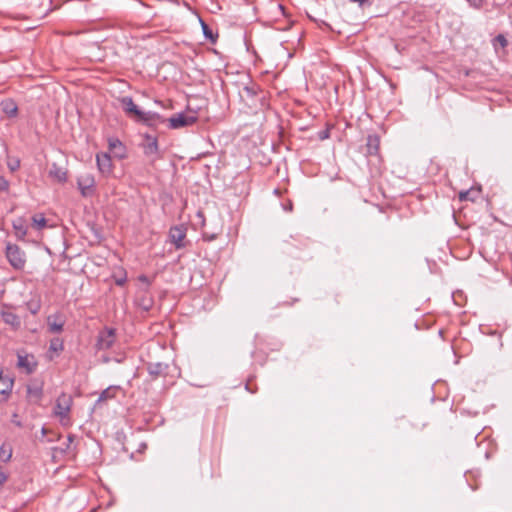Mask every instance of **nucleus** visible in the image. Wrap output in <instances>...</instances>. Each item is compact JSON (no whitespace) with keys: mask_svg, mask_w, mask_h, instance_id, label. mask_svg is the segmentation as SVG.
Returning <instances> with one entry per match:
<instances>
[{"mask_svg":"<svg viewBox=\"0 0 512 512\" xmlns=\"http://www.w3.org/2000/svg\"><path fill=\"white\" fill-rule=\"evenodd\" d=\"M123 110L130 116H134L137 121L145 123L147 125H154L158 121H161V116L155 112H143L134 103L133 99L129 96H125L119 99Z\"/></svg>","mask_w":512,"mask_h":512,"instance_id":"nucleus-1","label":"nucleus"},{"mask_svg":"<svg viewBox=\"0 0 512 512\" xmlns=\"http://www.w3.org/2000/svg\"><path fill=\"white\" fill-rule=\"evenodd\" d=\"M72 404L73 399L69 394L62 393L56 399L53 414L59 418V422L62 426L68 427L71 425L70 411Z\"/></svg>","mask_w":512,"mask_h":512,"instance_id":"nucleus-2","label":"nucleus"},{"mask_svg":"<svg viewBox=\"0 0 512 512\" xmlns=\"http://www.w3.org/2000/svg\"><path fill=\"white\" fill-rule=\"evenodd\" d=\"M6 258L16 270H23L26 264V255L19 246L8 243L6 246Z\"/></svg>","mask_w":512,"mask_h":512,"instance_id":"nucleus-3","label":"nucleus"},{"mask_svg":"<svg viewBox=\"0 0 512 512\" xmlns=\"http://www.w3.org/2000/svg\"><path fill=\"white\" fill-rule=\"evenodd\" d=\"M168 121L170 128L179 129L194 124L197 121V116L195 112L178 113L170 117Z\"/></svg>","mask_w":512,"mask_h":512,"instance_id":"nucleus-4","label":"nucleus"},{"mask_svg":"<svg viewBox=\"0 0 512 512\" xmlns=\"http://www.w3.org/2000/svg\"><path fill=\"white\" fill-rule=\"evenodd\" d=\"M77 186L83 197L92 196L95 192V179L91 173H83L77 177Z\"/></svg>","mask_w":512,"mask_h":512,"instance_id":"nucleus-5","label":"nucleus"},{"mask_svg":"<svg viewBox=\"0 0 512 512\" xmlns=\"http://www.w3.org/2000/svg\"><path fill=\"white\" fill-rule=\"evenodd\" d=\"M114 342L115 330L112 328H105L98 335L96 347L99 350H107L112 347Z\"/></svg>","mask_w":512,"mask_h":512,"instance_id":"nucleus-6","label":"nucleus"},{"mask_svg":"<svg viewBox=\"0 0 512 512\" xmlns=\"http://www.w3.org/2000/svg\"><path fill=\"white\" fill-rule=\"evenodd\" d=\"M145 156L149 157L152 162L157 160L159 155V147L157 139L150 135H145V141L142 145Z\"/></svg>","mask_w":512,"mask_h":512,"instance_id":"nucleus-7","label":"nucleus"},{"mask_svg":"<svg viewBox=\"0 0 512 512\" xmlns=\"http://www.w3.org/2000/svg\"><path fill=\"white\" fill-rule=\"evenodd\" d=\"M169 237L172 244L177 249L184 248L186 246V228L183 225L174 226L169 231Z\"/></svg>","mask_w":512,"mask_h":512,"instance_id":"nucleus-8","label":"nucleus"},{"mask_svg":"<svg viewBox=\"0 0 512 512\" xmlns=\"http://www.w3.org/2000/svg\"><path fill=\"white\" fill-rule=\"evenodd\" d=\"M96 162L98 170L102 175L109 176L112 173L113 165L108 153H98L96 155Z\"/></svg>","mask_w":512,"mask_h":512,"instance_id":"nucleus-9","label":"nucleus"},{"mask_svg":"<svg viewBox=\"0 0 512 512\" xmlns=\"http://www.w3.org/2000/svg\"><path fill=\"white\" fill-rule=\"evenodd\" d=\"M17 366L21 369H23L27 374H31L35 371L37 362L35 361V358L33 355H22L18 354L17 356Z\"/></svg>","mask_w":512,"mask_h":512,"instance_id":"nucleus-10","label":"nucleus"},{"mask_svg":"<svg viewBox=\"0 0 512 512\" xmlns=\"http://www.w3.org/2000/svg\"><path fill=\"white\" fill-rule=\"evenodd\" d=\"M109 150L116 158L123 159L126 157V149L123 143L117 138H110L108 140Z\"/></svg>","mask_w":512,"mask_h":512,"instance_id":"nucleus-11","label":"nucleus"},{"mask_svg":"<svg viewBox=\"0 0 512 512\" xmlns=\"http://www.w3.org/2000/svg\"><path fill=\"white\" fill-rule=\"evenodd\" d=\"M1 318L2 320L10 325L14 329H18L21 326V320L18 315H16L14 312H12L9 309H3L1 311Z\"/></svg>","mask_w":512,"mask_h":512,"instance_id":"nucleus-12","label":"nucleus"},{"mask_svg":"<svg viewBox=\"0 0 512 512\" xmlns=\"http://www.w3.org/2000/svg\"><path fill=\"white\" fill-rule=\"evenodd\" d=\"M47 325L51 333H60L63 330L64 320L60 315H51L47 318Z\"/></svg>","mask_w":512,"mask_h":512,"instance_id":"nucleus-13","label":"nucleus"},{"mask_svg":"<svg viewBox=\"0 0 512 512\" xmlns=\"http://www.w3.org/2000/svg\"><path fill=\"white\" fill-rule=\"evenodd\" d=\"M49 176L59 183H64L67 180V172L55 163L49 170Z\"/></svg>","mask_w":512,"mask_h":512,"instance_id":"nucleus-14","label":"nucleus"},{"mask_svg":"<svg viewBox=\"0 0 512 512\" xmlns=\"http://www.w3.org/2000/svg\"><path fill=\"white\" fill-rule=\"evenodd\" d=\"M13 388V380L7 376H3L0 371V394L9 395Z\"/></svg>","mask_w":512,"mask_h":512,"instance_id":"nucleus-15","label":"nucleus"},{"mask_svg":"<svg viewBox=\"0 0 512 512\" xmlns=\"http://www.w3.org/2000/svg\"><path fill=\"white\" fill-rule=\"evenodd\" d=\"M15 235L18 239H24L27 234V227L22 219H17L13 222Z\"/></svg>","mask_w":512,"mask_h":512,"instance_id":"nucleus-16","label":"nucleus"},{"mask_svg":"<svg viewBox=\"0 0 512 512\" xmlns=\"http://www.w3.org/2000/svg\"><path fill=\"white\" fill-rule=\"evenodd\" d=\"M3 111L10 117H14L17 114V106L12 101H6L2 103Z\"/></svg>","mask_w":512,"mask_h":512,"instance_id":"nucleus-17","label":"nucleus"},{"mask_svg":"<svg viewBox=\"0 0 512 512\" xmlns=\"http://www.w3.org/2000/svg\"><path fill=\"white\" fill-rule=\"evenodd\" d=\"M166 368L167 366L162 363H153L149 365V373L152 375H160Z\"/></svg>","mask_w":512,"mask_h":512,"instance_id":"nucleus-18","label":"nucleus"},{"mask_svg":"<svg viewBox=\"0 0 512 512\" xmlns=\"http://www.w3.org/2000/svg\"><path fill=\"white\" fill-rule=\"evenodd\" d=\"M32 220H33V226L38 230L44 228L47 223V221L43 215H35V216H33Z\"/></svg>","mask_w":512,"mask_h":512,"instance_id":"nucleus-19","label":"nucleus"},{"mask_svg":"<svg viewBox=\"0 0 512 512\" xmlns=\"http://www.w3.org/2000/svg\"><path fill=\"white\" fill-rule=\"evenodd\" d=\"M26 307L32 314H37L41 308V304L39 300H30L26 303Z\"/></svg>","mask_w":512,"mask_h":512,"instance_id":"nucleus-20","label":"nucleus"},{"mask_svg":"<svg viewBox=\"0 0 512 512\" xmlns=\"http://www.w3.org/2000/svg\"><path fill=\"white\" fill-rule=\"evenodd\" d=\"M201 26H202V30H203L204 36L207 39H209L211 42L214 43L216 41V37L213 34V31L210 29V27L206 23H204L203 21H201Z\"/></svg>","mask_w":512,"mask_h":512,"instance_id":"nucleus-21","label":"nucleus"},{"mask_svg":"<svg viewBox=\"0 0 512 512\" xmlns=\"http://www.w3.org/2000/svg\"><path fill=\"white\" fill-rule=\"evenodd\" d=\"M115 397V390L112 387L105 389L99 396L98 402L105 401Z\"/></svg>","mask_w":512,"mask_h":512,"instance_id":"nucleus-22","label":"nucleus"},{"mask_svg":"<svg viewBox=\"0 0 512 512\" xmlns=\"http://www.w3.org/2000/svg\"><path fill=\"white\" fill-rule=\"evenodd\" d=\"M63 347V342L59 338H55L51 340L49 349L54 352H60L63 350Z\"/></svg>","mask_w":512,"mask_h":512,"instance_id":"nucleus-23","label":"nucleus"},{"mask_svg":"<svg viewBox=\"0 0 512 512\" xmlns=\"http://www.w3.org/2000/svg\"><path fill=\"white\" fill-rule=\"evenodd\" d=\"M367 145L370 153L376 152L378 149V139L370 136Z\"/></svg>","mask_w":512,"mask_h":512,"instance_id":"nucleus-24","label":"nucleus"},{"mask_svg":"<svg viewBox=\"0 0 512 512\" xmlns=\"http://www.w3.org/2000/svg\"><path fill=\"white\" fill-rule=\"evenodd\" d=\"M28 394L39 399L42 396V388L39 386L28 387Z\"/></svg>","mask_w":512,"mask_h":512,"instance_id":"nucleus-25","label":"nucleus"},{"mask_svg":"<svg viewBox=\"0 0 512 512\" xmlns=\"http://www.w3.org/2000/svg\"><path fill=\"white\" fill-rule=\"evenodd\" d=\"M7 166L12 172H14L20 167V160L18 158L9 159Z\"/></svg>","mask_w":512,"mask_h":512,"instance_id":"nucleus-26","label":"nucleus"},{"mask_svg":"<svg viewBox=\"0 0 512 512\" xmlns=\"http://www.w3.org/2000/svg\"><path fill=\"white\" fill-rule=\"evenodd\" d=\"M12 456V453L10 450L6 451L4 449V446H2L0 448V458L3 460V461H8Z\"/></svg>","mask_w":512,"mask_h":512,"instance_id":"nucleus-27","label":"nucleus"},{"mask_svg":"<svg viewBox=\"0 0 512 512\" xmlns=\"http://www.w3.org/2000/svg\"><path fill=\"white\" fill-rule=\"evenodd\" d=\"M9 189V181L4 178L3 176H0V191H7Z\"/></svg>","mask_w":512,"mask_h":512,"instance_id":"nucleus-28","label":"nucleus"},{"mask_svg":"<svg viewBox=\"0 0 512 512\" xmlns=\"http://www.w3.org/2000/svg\"><path fill=\"white\" fill-rule=\"evenodd\" d=\"M469 195H470V191H463V192L459 193V198L462 201L468 200V199H470Z\"/></svg>","mask_w":512,"mask_h":512,"instance_id":"nucleus-29","label":"nucleus"},{"mask_svg":"<svg viewBox=\"0 0 512 512\" xmlns=\"http://www.w3.org/2000/svg\"><path fill=\"white\" fill-rule=\"evenodd\" d=\"M496 40L501 44V46H505L507 41L503 35H498Z\"/></svg>","mask_w":512,"mask_h":512,"instance_id":"nucleus-30","label":"nucleus"},{"mask_svg":"<svg viewBox=\"0 0 512 512\" xmlns=\"http://www.w3.org/2000/svg\"><path fill=\"white\" fill-rule=\"evenodd\" d=\"M328 137H329V132L327 130L319 132V139L325 140Z\"/></svg>","mask_w":512,"mask_h":512,"instance_id":"nucleus-31","label":"nucleus"},{"mask_svg":"<svg viewBox=\"0 0 512 512\" xmlns=\"http://www.w3.org/2000/svg\"><path fill=\"white\" fill-rule=\"evenodd\" d=\"M471 6L473 7H476V8H479L480 7V3H481V0H467Z\"/></svg>","mask_w":512,"mask_h":512,"instance_id":"nucleus-32","label":"nucleus"},{"mask_svg":"<svg viewBox=\"0 0 512 512\" xmlns=\"http://www.w3.org/2000/svg\"><path fill=\"white\" fill-rule=\"evenodd\" d=\"M6 480H7V475L4 472L0 471V486L2 484H4L6 482Z\"/></svg>","mask_w":512,"mask_h":512,"instance_id":"nucleus-33","label":"nucleus"},{"mask_svg":"<svg viewBox=\"0 0 512 512\" xmlns=\"http://www.w3.org/2000/svg\"><path fill=\"white\" fill-rule=\"evenodd\" d=\"M12 422L19 427L22 425L21 422L17 419V414L13 415Z\"/></svg>","mask_w":512,"mask_h":512,"instance_id":"nucleus-34","label":"nucleus"},{"mask_svg":"<svg viewBox=\"0 0 512 512\" xmlns=\"http://www.w3.org/2000/svg\"><path fill=\"white\" fill-rule=\"evenodd\" d=\"M353 3H358L360 6H363L368 0H349Z\"/></svg>","mask_w":512,"mask_h":512,"instance_id":"nucleus-35","label":"nucleus"},{"mask_svg":"<svg viewBox=\"0 0 512 512\" xmlns=\"http://www.w3.org/2000/svg\"><path fill=\"white\" fill-rule=\"evenodd\" d=\"M125 281H126L125 278L117 279L116 280V284L119 285V286H122L125 283Z\"/></svg>","mask_w":512,"mask_h":512,"instance_id":"nucleus-36","label":"nucleus"},{"mask_svg":"<svg viewBox=\"0 0 512 512\" xmlns=\"http://www.w3.org/2000/svg\"><path fill=\"white\" fill-rule=\"evenodd\" d=\"M73 440H74V436L73 435H69L68 438H67V441H68L67 449L69 448V445L73 442Z\"/></svg>","mask_w":512,"mask_h":512,"instance_id":"nucleus-37","label":"nucleus"},{"mask_svg":"<svg viewBox=\"0 0 512 512\" xmlns=\"http://www.w3.org/2000/svg\"><path fill=\"white\" fill-rule=\"evenodd\" d=\"M73 440H74V436L73 435H69L68 438H67V441H68L67 449L69 448V445L73 442Z\"/></svg>","mask_w":512,"mask_h":512,"instance_id":"nucleus-38","label":"nucleus"},{"mask_svg":"<svg viewBox=\"0 0 512 512\" xmlns=\"http://www.w3.org/2000/svg\"><path fill=\"white\" fill-rule=\"evenodd\" d=\"M285 210H287V211H292V203H289V204L285 207Z\"/></svg>","mask_w":512,"mask_h":512,"instance_id":"nucleus-39","label":"nucleus"}]
</instances>
